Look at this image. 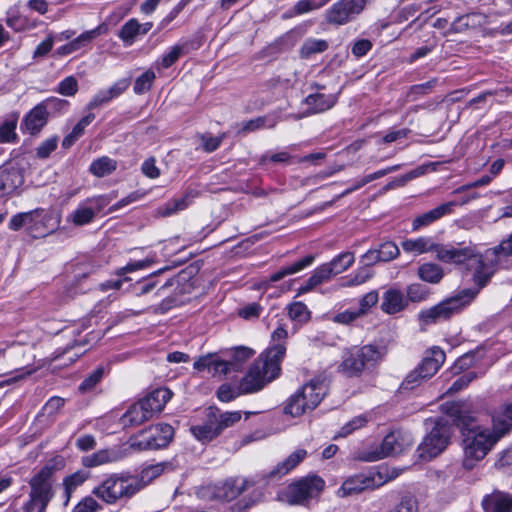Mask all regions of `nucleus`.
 <instances>
[{
    "label": "nucleus",
    "mask_w": 512,
    "mask_h": 512,
    "mask_svg": "<svg viewBox=\"0 0 512 512\" xmlns=\"http://www.w3.org/2000/svg\"><path fill=\"white\" fill-rule=\"evenodd\" d=\"M60 224L59 215L55 214L51 211H45L41 208V213H39L35 223L34 228H32V236L34 238L44 237L50 233H52Z\"/></svg>",
    "instance_id": "nucleus-24"
},
{
    "label": "nucleus",
    "mask_w": 512,
    "mask_h": 512,
    "mask_svg": "<svg viewBox=\"0 0 512 512\" xmlns=\"http://www.w3.org/2000/svg\"><path fill=\"white\" fill-rule=\"evenodd\" d=\"M116 457L115 454L108 450V449H102L98 450L95 453L91 455H87L82 458V464L85 467H96L100 466L106 463H110L115 461Z\"/></svg>",
    "instance_id": "nucleus-42"
},
{
    "label": "nucleus",
    "mask_w": 512,
    "mask_h": 512,
    "mask_svg": "<svg viewBox=\"0 0 512 512\" xmlns=\"http://www.w3.org/2000/svg\"><path fill=\"white\" fill-rule=\"evenodd\" d=\"M306 456L305 449H297L271 470L256 474L252 480L242 477L229 478L222 484L218 496L226 501H232L251 485L279 480L297 467Z\"/></svg>",
    "instance_id": "nucleus-4"
},
{
    "label": "nucleus",
    "mask_w": 512,
    "mask_h": 512,
    "mask_svg": "<svg viewBox=\"0 0 512 512\" xmlns=\"http://www.w3.org/2000/svg\"><path fill=\"white\" fill-rule=\"evenodd\" d=\"M184 50V46L180 44H176L169 48L168 51H166L161 58L156 62V65L163 69H168L172 65H174L180 56L182 55Z\"/></svg>",
    "instance_id": "nucleus-47"
},
{
    "label": "nucleus",
    "mask_w": 512,
    "mask_h": 512,
    "mask_svg": "<svg viewBox=\"0 0 512 512\" xmlns=\"http://www.w3.org/2000/svg\"><path fill=\"white\" fill-rule=\"evenodd\" d=\"M367 0H338L325 12L329 24L344 25L356 18L365 8Z\"/></svg>",
    "instance_id": "nucleus-10"
},
{
    "label": "nucleus",
    "mask_w": 512,
    "mask_h": 512,
    "mask_svg": "<svg viewBox=\"0 0 512 512\" xmlns=\"http://www.w3.org/2000/svg\"><path fill=\"white\" fill-rule=\"evenodd\" d=\"M137 484L129 472L106 474L93 487L92 494L107 505L126 503L137 494Z\"/></svg>",
    "instance_id": "nucleus-5"
},
{
    "label": "nucleus",
    "mask_w": 512,
    "mask_h": 512,
    "mask_svg": "<svg viewBox=\"0 0 512 512\" xmlns=\"http://www.w3.org/2000/svg\"><path fill=\"white\" fill-rule=\"evenodd\" d=\"M243 395L239 391V385L236 388L232 387L230 384H222L217 390V397L221 402H231L236 399L238 396Z\"/></svg>",
    "instance_id": "nucleus-58"
},
{
    "label": "nucleus",
    "mask_w": 512,
    "mask_h": 512,
    "mask_svg": "<svg viewBox=\"0 0 512 512\" xmlns=\"http://www.w3.org/2000/svg\"><path fill=\"white\" fill-rule=\"evenodd\" d=\"M405 292V296L407 297V302L410 304L419 303L425 301L429 296V289L420 283H412L407 286Z\"/></svg>",
    "instance_id": "nucleus-46"
},
{
    "label": "nucleus",
    "mask_w": 512,
    "mask_h": 512,
    "mask_svg": "<svg viewBox=\"0 0 512 512\" xmlns=\"http://www.w3.org/2000/svg\"><path fill=\"white\" fill-rule=\"evenodd\" d=\"M104 374V367H97L81 382L79 385V391L85 393L93 390L95 386L103 379Z\"/></svg>",
    "instance_id": "nucleus-52"
},
{
    "label": "nucleus",
    "mask_w": 512,
    "mask_h": 512,
    "mask_svg": "<svg viewBox=\"0 0 512 512\" xmlns=\"http://www.w3.org/2000/svg\"><path fill=\"white\" fill-rule=\"evenodd\" d=\"M373 274L372 268L368 267V265H363L353 275L343 280L340 283V287H353L364 284L372 278Z\"/></svg>",
    "instance_id": "nucleus-43"
},
{
    "label": "nucleus",
    "mask_w": 512,
    "mask_h": 512,
    "mask_svg": "<svg viewBox=\"0 0 512 512\" xmlns=\"http://www.w3.org/2000/svg\"><path fill=\"white\" fill-rule=\"evenodd\" d=\"M300 394L309 405V410H313L322 401L327 393V385L323 380L312 379L304 384L299 390L296 391Z\"/></svg>",
    "instance_id": "nucleus-16"
},
{
    "label": "nucleus",
    "mask_w": 512,
    "mask_h": 512,
    "mask_svg": "<svg viewBox=\"0 0 512 512\" xmlns=\"http://www.w3.org/2000/svg\"><path fill=\"white\" fill-rule=\"evenodd\" d=\"M254 354L255 351L247 346H237L227 350L226 357L228 360L226 361L229 364V372L240 370Z\"/></svg>",
    "instance_id": "nucleus-30"
},
{
    "label": "nucleus",
    "mask_w": 512,
    "mask_h": 512,
    "mask_svg": "<svg viewBox=\"0 0 512 512\" xmlns=\"http://www.w3.org/2000/svg\"><path fill=\"white\" fill-rule=\"evenodd\" d=\"M53 473V467L46 465L31 477L29 499L24 503L22 512H46L54 497Z\"/></svg>",
    "instance_id": "nucleus-6"
},
{
    "label": "nucleus",
    "mask_w": 512,
    "mask_h": 512,
    "mask_svg": "<svg viewBox=\"0 0 512 512\" xmlns=\"http://www.w3.org/2000/svg\"><path fill=\"white\" fill-rule=\"evenodd\" d=\"M48 118L47 113L38 103L23 117L21 129L31 135H35L47 124Z\"/></svg>",
    "instance_id": "nucleus-23"
},
{
    "label": "nucleus",
    "mask_w": 512,
    "mask_h": 512,
    "mask_svg": "<svg viewBox=\"0 0 512 512\" xmlns=\"http://www.w3.org/2000/svg\"><path fill=\"white\" fill-rule=\"evenodd\" d=\"M108 27L105 23L99 24L97 27L91 30L84 31L76 38L70 41L73 52H77L87 47L95 38L107 33Z\"/></svg>",
    "instance_id": "nucleus-34"
},
{
    "label": "nucleus",
    "mask_w": 512,
    "mask_h": 512,
    "mask_svg": "<svg viewBox=\"0 0 512 512\" xmlns=\"http://www.w3.org/2000/svg\"><path fill=\"white\" fill-rule=\"evenodd\" d=\"M24 183L20 170L13 166L0 167V198L13 193Z\"/></svg>",
    "instance_id": "nucleus-18"
},
{
    "label": "nucleus",
    "mask_w": 512,
    "mask_h": 512,
    "mask_svg": "<svg viewBox=\"0 0 512 512\" xmlns=\"http://www.w3.org/2000/svg\"><path fill=\"white\" fill-rule=\"evenodd\" d=\"M95 211L90 208V205L84 200L67 215V222L75 226H84L93 222L95 218Z\"/></svg>",
    "instance_id": "nucleus-32"
},
{
    "label": "nucleus",
    "mask_w": 512,
    "mask_h": 512,
    "mask_svg": "<svg viewBox=\"0 0 512 512\" xmlns=\"http://www.w3.org/2000/svg\"><path fill=\"white\" fill-rule=\"evenodd\" d=\"M190 431L202 443L210 442L220 434L212 415L203 424L191 426Z\"/></svg>",
    "instance_id": "nucleus-33"
},
{
    "label": "nucleus",
    "mask_w": 512,
    "mask_h": 512,
    "mask_svg": "<svg viewBox=\"0 0 512 512\" xmlns=\"http://www.w3.org/2000/svg\"><path fill=\"white\" fill-rule=\"evenodd\" d=\"M18 125V115L11 114L7 116L0 123V143L2 144H12L16 143L18 140V135L16 133Z\"/></svg>",
    "instance_id": "nucleus-35"
},
{
    "label": "nucleus",
    "mask_w": 512,
    "mask_h": 512,
    "mask_svg": "<svg viewBox=\"0 0 512 512\" xmlns=\"http://www.w3.org/2000/svg\"><path fill=\"white\" fill-rule=\"evenodd\" d=\"M405 292L399 287H389L382 295L381 310L388 314L394 315L408 308Z\"/></svg>",
    "instance_id": "nucleus-14"
},
{
    "label": "nucleus",
    "mask_w": 512,
    "mask_h": 512,
    "mask_svg": "<svg viewBox=\"0 0 512 512\" xmlns=\"http://www.w3.org/2000/svg\"><path fill=\"white\" fill-rule=\"evenodd\" d=\"M325 482L318 476L302 478L287 486L285 496L290 504H301L324 488Z\"/></svg>",
    "instance_id": "nucleus-11"
},
{
    "label": "nucleus",
    "mask_w": 512,
    "mask_h": 512,
    "mask_svg": "<svg viewBox=\"0 0 512 512\" xmlns=\"http://www.w3.org/2000/svg\"><path fill=\"white\" fill-rule=\"evenodd\" d=\"M101 505L92 496L84 497L76 506L75 512H97Z\"/></svg>",
    "instance_id": "nucleus-63"
},
{
    "label": "nucleus",
    "mask_w": 512,
    "mask_h": 512,
    "mask_svg": "<svg viewBox=\"0 0 512 512\" xmlns=\"http://www.w3.org/2000/svg\"><path fill=\"white\" fill-rule=\"evenodd\" d=\"M63 96H74L78 91V82L74 76H68L59 82L57 90Z\"/></svg>",
    "instance_id": "nucleus-57"
},
{
    "label": "nucleus",
    "mask_w": 512,
    "mask_h": 512,
    "mask_svg": "<svg viewBox=\"0 0 512 512\" xmlns=\"http://www.w3.org/2000/svg\"><path fill=\"white\" fill-rule=\"evenodd\" d=\"M139 28L140 22L138 19L131 18L124 23L117 35L126 46H131L136 41L137 36L141 35Z\"/></svg>",
    "instance_id": "nucleus-38"
},
{
    "label": "nucleus",
    "mask_w": 512,
    "mask_h": 512,
    "mask_svg": "<svg viewBox=\"0 0 512 512\" xmlns=\"http://www.w3.org/2000/svg\"><path fill=\"white\" fill-rule=\"evenodd\" d=\"M172 395L173 392L170 389L166 387H160L151 391L140 401L154 416L156 413L162 411L166 403L172 398Z\"/></svg>",
    "instance_id": "nucleus-25"
},
{
    "label": "nucleus",
    "mask_w": 512,
    "mask_h": 512,
    "mask_svg": "<svg viewBox=\"0 0 512 512\" xmlns=\"http://www.w3.org/2000/svg\"><path fill=\"white\" fill-rule=\"evenodd\" d=\"M40 105L49 117L50 115H59L66 112L69 107V102L61 98L49 97L41 101Z\"/></svg>",
    "instance_id": "nucleus-45"
},
{
    "label": "nucleus",
    "mask_w": 512,
    "mask_h": 512,
    "mask_svg": "<svg viewBox=\"0 0 512 512\" xmlns=\"http://www.w3.org/2000/svg\"><path fill=\"white\" fill-rule=\"evenodd\" d=\"M328 47L326 40L307 38L299 49V56L302 59H310L316 54L323 53Z\"/></svg>",
    "instance_id": "nucleus-37"
},
{
    "label": "nucleus",
    "mask_w": 512,
    "mask_h": 512,
    "mask_svg": "<svg viewBox=\"0 0 512 512\" xmlns=\"http://www.w3.org/2000/svg\"><path fill=\"white\" fill-rule=\"evenodd\" d=\"M153 417V414L139 400L132 404L125 414L121 417L123 427L138 426Z\"/></svg>",
    "instance_id": "nucleus-28"
},
{
    "label": "nucleus",
    "mask_w": 512,
    "mask_h": 512,
    "mask_svg": "<svg viewBox=\"0 0 512 512\" xmlns=\"http://www.w3.org/2000/svg\"><path fill=\"white\" fill-rule=\"evenodd\" d=\"M148 194L147 191H143V190H136V191H133L131 192L130 194H128L127 196L123 197L122 199H120L118 202H116L115 204H113L110 208H109V212H115V211H118L134 202H137L141 199H143L146 195Z\"/></svg>",
    "instance_id": "nucleus-56"
},
{
    "label": "nucleus",
    "mask_w": 512,
    "mask_h": 512,
    "mask_svg": "<svg viewBox=\"0 0 512 512\" xmlns=\"http://www.w3.org/2000/svg\"><path fill=\"white\" fill-rule=\"evenodd\" d=\"M226 138V133H222L219 136L213 137L209 134H203L201 136L202 147L207 153H211L219 148L222 141Z\"/></svg>",
    "instance_id": "nucleus-60"
},
{
    "label": "nucleus",
    "mask_w": 512,
    "mask_h": 512,
    "mask_svg": "<svg viewBox=\"0 0 512 512\" xmlns=\"http://www.w3.org/2000/svg\"><path fill=\"white\" fill-rule=\"evenodd\" d=\"M512 429V403L497 410L492 416L490 435L498 442Z\"/></svg>",
    "instance_id": "nucleus-15"
},
{
    "label": "nucleus",
    "mask_w": 512,
    "mask_h": 512,
    "mask_svg": "<svg viewBox=\"0 0 512 512\" xmlns=\"http://www.w3.org/2000/svg\"><path fill=\"white\" fill-rule=\"evenodd\" d=\"M219 433L224 429L233 426L241 420V413L239 411L221 413L219 416L212 414Z\"/></svg>",
    "instance_id": "nucleus-51"
},
{
    "label": "nucleus",
    "mask_w": 512,
    "mask_h": 512,
    "mask_svg": "<svg viewBox=\"0 0 512 512\" xmlns=\"http://www.w3.org/2000/svg\"><path fill=\"white\" fill-rule=\"evenodd\" d=\"M337 102L334 94L315 93L308 95L304 103L307 106V114H317L331 109Z\"/></svg>",
    "instance_id": "nucleus-26"
},
{
    "label": "nucleus",
    "mask_w": 512,
    "mask_h": 512,
    "mask_svg": "<svg viewBox=\"0 0 512 512\" xmlns=\"http://www.w3.org/2000/svg\"><path fill=\"white\" fill-rule=\"evenodd\" d=\"M450 436L449 420L445 418L437 419L433 429L418 447L420 458L430 460L439 455L447 447Z\"/></svg>",
    "instance_id": "nucleus-9"
},
{
    "label": "nucleus",
    "mask_w": 512,
    "mask_h": 512,
    "mask_svg": "<svg viewBox=\"0 0 512 512\" xmlns=\"http://www.w3.org/2000/svg\"><path fill=\"white\" fill-rule=\"evenodd\" d=\"M88 479V473L85 471H77L63 479V486L67 499L70 498L72 492L81 486Z\"/></svg>",
    "instance_id": "nucleus-48"
},
{
    "label": "nucleus",
    "mask_w": 512,
    "mask_h": 512,
    "mask_svg": "<svg viewBox=\"0 0 512 512\" xmlns=\"http://www.w3.org/2000/svg\"><path fill=\"white\" fill-rule=\"evenodd\" d=\"M481 505L484 512H512V496L495 490L483 497Z\"/></svg>",
    "instance_id": "nucleus-20"
},
{
    "label": "nucleus",
    "mask_w": 512,
    "mask_h": 512,
    "mask_svg": "<svg viewBox=\"0 0 512 512\" xmlns=\"http://www.w3.org/2000/svg\"><path fill=\"white\" fill-rule=\"evenodd\" d=\"M156 79V75L152 70H146L139 77L136 78L134 82L133 91L137 95H142L148 92L154 81Z\"/></svg>",
    "instance_id": "nucleus-50"
},
{
    "label": "nucleus",
    "mask_w": 512,
    "mask_h": 512,
    "mask_svg": "<svg viewBox=\"0 0 512 512\" xmlns=\"http://www.w3.org/2000/svg\"><path fill=\"white\" fill-rule=\"evenodd\" d=\"M421 280L432 284L439 283L444 276L443 269L435 263H424L418 268Z\"/></svg>",
    "instance_id": "nucleus-40"
},
{
    "label": "nucleus",
    "mask_w": 512,
    "mask_h": 512,
    "mask_svg": "<svg viewBox=\"0 0 512 512\" xmlns=\"http://www.w3.org/2000/svg\"><path fill=\"white\" fill-rule=\"evenodd\" d=\"M99 339V335L96 334V335H93V333H90L89 336H84V337H81L79 339H75L72 343H68L65 348L61 349V348H58L56 350V358H60L62 357L63 355L69 353L71 350L73 349H77V352L74 353V355L76 357H79L80 355H82L83 353L86 352V349H82L84 348L86 345H88L91 341H96Z\"/></svg>",
    "instance_id": "nucleus-39"
},
{
    "label": "nucleus",
    "mask_w": 512,
    "mask_h": 512,
    "mask_svg": "<svg viewBox=\"0 0 512 512\" xmlns=\"http://www.w3.org/2000/svg\"><path fill=\"white\" fill-rule=\"evenodd\" d=\"M454 207H456L455 202H446L423 214L418 215L412 221V230L417 231L422 227H426L441 219L442 217L451 214Z\"/></svg>",
    "instance_id": "nucleus-19"
},
{
    "label": "nucleus",
    "mask_w": 512,
    "mask_h": 512,
    "mask_svg": "<svg viewBox=\"0 0 512 512\" xmlns=\"http://www.w3.org/2000/svg\"><path fill=\"white\" fill-rule=\"evenodd\" d=\"M193 368L213 377L224 376L229 373V364L215 353H209L199 357L193 364Z\"/></svg>",
    "instance_id": "nucleus-13"
},
{
    "label": "nucleus",
    "mask_w": 512,
    "mask_h": 512,
    "mask_svg": "<svg viewBox=\"0 0 512 512\" xmlns=\"http://www.w3.org/2000/svg\"><path fill=\"white\" fill-rule=\"evenodd\" d=\"M288 315L291 320L303 324L310 319V311L303 302H293L288 305Z\"/></svg>",
    "instance_id": "nucleus-49"
},
{
    "label": "nucleus",
    "mask_w": 512,
    "mask_h": 512,
    "mask_svg": "<svg viewBox=\"0 0 512 512\" xmlns=\"http://www.w3.org/2000/svg\"><path fill=\"white\" fill-rule=\"evenodd\" d=\"M332 268H330L327 263H324L320 266H318L311 276L314 278L316 284L319 286L323 283L328 282L332 277H334V274L332 273Z\"/></svg>",
    "instance_id": "nucleus-62"
},
{
    "label": "nucleus",
    "mask_w": 512,
    "mask_h": 512,
    "mask_svg": "<svg viewBox=\"0 0 512 512\" xmlns=\"http://www.w3.org/2000/svg\"><path fill=\"white\" fill-rule=\"evenodd\" d=\"M116 197L117 193L113 191L109 194L89 197L85 201L90 205V208L95 211V215H97Z\"/></svg>",
    "instance_id": "nucleus-53"
},
{
    "label": "nucleus",
    "mask_w": 512,
    "mask_h": 512,
    "mask_svg": "<svg viewBox=\"0 0 512 512\" xmlns=\"http://www.w3.org/2000/svg\"><path fill=\"white\" fill-rule=\"evenodd\" d=\"M393 477H389L386 469H371L348 477L337 490L339 497L359 494L365 490L381 487Z\"/></svg>",
    "instance_id": "nucleus-7"
},
{
    "label": "nucleus",
    "mask_w": 512,
    "mask_h": 512,
    "mask_svg": "<svg viewBox=\"0 0 512 512\" xmlns=\"http://www.w3.org/2000/svg\"><path fill=\"white\" fill-rule=\"evenodd\" d=\"M411 444L409 435L401 431H392L384 437L379 449L371 452L366 460L377 461L385 457L397 455Z\"/></svg>",
    "instance_id": "nucleus-12"
},
{
    "label": "nucleus",
    "mask_w": 512,
    "mask_h": 512,
    "mask_svg": "<svg viewBox=\"0 0 512 512\" xmlns=\"http://www.w3.org/2000/svg\"><path fill=\"white\" fill-rule=\"evenodd\" d=\"M355 262V255L353 252L345 251L335 256L327 265L332 268L334 276L346 271Z\"/></svg>",
    "instance_id": "nucleus-41"
},
{
    "label": "nucleus",
    "mask_w": 512,
    "mask_h": 512,
    "mask_svg": "<svg viewBox=\"0 0 512 512\" xmlns=\"http://www.w3.org/2000/svg\"><path fill=\"white\" fill-rule=\"evenodd\" d=\"M116 169L117 161L108 156H102L93 160L89 166V172L98 178L108 176Z\"/></svg>",
    "instance_id": "nucleus-36"
},
{
    "label": "nucleus",
    "mask_w": 512,
    "mask_h": 512,
    "mask_svg": "<svg viewBox=\"0 0 512 512\" xmlns=\"http://www.w3.org/2000/svg\"><path fill=\"white\" fill-rule=\"evenodd\" d=\"M152 264V261L149 259L131 261L127 263L125 266L116 270L115 274L117 276H123L127 273H132L134 271L142 270L149 267Z\"/></svg>",
    "instance_id": "nucleus-61"
},
{
    "label": "nucleus",
    "mask_w": 512,
    "mask_h": 512,
    "mask_svg": "<svg viewBox=\"0 0 512 512\" xmlns=\"http://www.w3.org/2000/svg\"><path fill=\"white\" fill-rule=\"evenodd\" d=\"M402 248L405 252L414 255L434 251L439 261L460 266L462 269L471 272L473 281L479 286L478 289H464L457 295L449 297L433 307L421 310L418 319L423 326L448 320L453 315L460 313L473 301L479 289L484 287L491 277L490 267L483 261L482 255L476 250L475 246L462 247L437 244L433 238L421 236L406 239L402 242Z\"/></svg>",
    "instance_id": "nucleus-1"
},
{
    "label": "nucleus",
    "mask_w": 512,
    "mask_h": 512,
    "mask_svg": "<svg viewBox=\"0 0 512 512\" xmlns=\"http://www.w3.org/2000/svg\"><path fill=\"white\" fill-rule=\"evenodd\" d=\"M382 262H388L399 255V248L393 241H384L377 248Z\"/></svg>",
    "instance_id": "nucleus-55"
},
{
    "label": "nucleus",
    "mask_w": 512,
    "mask_h": 512,
    "mask_svg": "<svg viewBox=\"0 0 512 512\" xmlns=\"http://www.w3.org/2000/svg\"><path fill=\"white\" fill-rule=\"evenodd\" d=\"M390 512H418L417 500L413 496H404L396 508Z\"/></svg>",
    "instance_id": "nucleus-64"
},
{
    "label": "nucleus",
    "mask_w": 512,
    "mask_h": 512,
    "mask_svg": "<svg viewBox=\"0 0 512 512\" xmlns=\"http://www.w3.org/2000/svg\"><path fill=\"white\" fill-rule=\"evenodd\" d=\"M285 355L286 349L281 344L269 346L261 352L239 381L240 393H257L277 379L281 374V363Z\"/></svg>",
    "instance_id": "nucleus-3"
},
{
    "label": "nucleus",
    "mask_w": 512,
    "mask_h": 512,
    "mask_svg": "<svg viewBox=\"0 0 512 512\" xmlns=\"http://www.w3.org/2000/svg\"><path fill=\"white\" fill-rule=\"evenodd\" d=\"M379 300V295L376 290H371L366 293L359 301V312L361 315H365L369 312V310L377 304Z\"/></svg>",
    "instance_id": "nucleus-59"
},
{
    "label": "nucleus",
    "mask_w": 512,
    "mask_h": 512,
    "mask_svg": "<svg viewBox=\"0 0 512 512\" xmlns=\"http://www.w3.org/2000/svg\"><path fill=\"white\" fill-rule=\"evenodd\" d=\"M193 191L187 192L183 197L172 199L156 209L157 216L169 217L186 209L195 197Z\"/></svg>",
    "instance_id": "nucleus-29"
},
{
    "label": "nucleus",
    "mask_w": 512,
    "mask_h": 512,
    "mask_svg": "<svg viewBox=\"0 0 512 512\" xmlns=\"http://www.w3.org/2000/svg\"><path fill=\"white\" fill-rule=\"evenodd\" d=\"M368 422L369 417L367 414L356 416L341 427L340 431L338 432V436L346 437L354 431L364 427Z\"/></svg>",
    "instance_id": "nucleus-54"
},
{
    "label": "nucleus",
    "mask_w": 512,
    "mask_h": 512,
    "mask_svg": "<svg viewBox=\"0 0 512 512\" xmlns=\"http://www.w3.org/2000/svg\"><path fill=\"white\" fill-rule=\"evenodd\" d=\"M306 410H309V405L297 392L288 398L284 407V412L292 417L301 416Z\"/></svg>",
    "instance_id": "nucleus-44"
},
{
    "label": "nucleus",
    "mask_w": 512,
    "mask_h": 512,
    "mask_svg": "<svg viewBox=\"0 0 512 512\" xmlns=\"http://www.w3.org/2000/svg\"><path fill=\"white\" fill-rule=\"evenodd\" d=\"M445 361V353L439 347L431 348L427 355L423 358L422 362L416 369L422 375V378L429 379L440 369Z\"/></svg>",
    "instance_id": "nucleus-22"
},
{
    "label": "nucleus",
    "mask_w": 512,
    "mask_h": 512,
    "mask_svg": "<svg viewBox=\"0 0 512 512\" xmlns=\"http://www.w3.org/2000/svg\"><path fill=\"white\" fill-rule=\"evenodd\" d=\"M442 410L452 418V422L460 429L463 436V467L468 470L473 469L497 442L490 435L488 428L481 427L473 417L462 413L459 403H445L442 405Z\"/></svg>",
    "instance_id": "nucleus-2"
},
{
    "label": "nucleus",
    "mask_w": 512,
    "mask_h": 512,
    "mask_svg": "<svg viewBox=\"0 0 512 512\" xmlns=\"http://www.w3.org/2000/svg\"><path fill=\"white\" fill-rule=\"evenodd\" d=\"M380 358V350L373 345L354 347L347 352L339 371L348 377L359 376L364 369L376 365Z\"/></svg>",
    "instance_id": "nucleus-8"
},
{
    "label": "nucleus",
    "mask_w": 512,
    "mask_h": 512,
    "mask_svg": "<svg viewBox=\"0 0 512 512\" xmlns=\"http://www.w3.org/2000/svg\"><path fill=\"white\" fill-rule=\"evenodd\" d=\"M314 260H315V257L313 255H307L291 265L282 267L275 273L271 274L268 279L263 280L262 285L268 286L271 283L278 282V281L282 280L286 276L296 274V273L304 270L305 268L311 266L313 264Z\"/></svg>",
    "instance_id": "nucleus-27"
},
{
    "label": "nucleus",
    "mask_w": 512,
    "mask_h": 512,
    "mask_svg": "<svg viewBox=\"0 0 512 512\" xmlns=\"http://www.w3.org/2000/svg\"><path fill=\"white\" fill-rule=\"evenodd\" d=\"M167 465L165 463H156L144 467L139 475H133L132 479L137 484V493L147 487L154 479L162 475Z\"/></svg>",
    "instance_id": "nucleus-31"
},
{
    "label": "nucleus",
    "mask_w": 512,
    "mask_h": 512,
    "mask_svg": "<svg viewBox=\"0 0 512 512\" xmlns=\"http://www.w3.org/2000/svg\"><path fill=\"white\" fill-rule=\"evenodd\" d=\"M174 429L169 424H157L149 429V436L146 440V449H160L166 447L172 440Z\"/></svg>",
    "instance_id": "nucleus-21"
},
{
    "label": "nucleus",
    "mask_w": 512,
    "mask_h": 512,
    "mask_svg": "<svg viewBox=\"0 0 512 512\" xmlns=\"http://www.w3.org/2000/svg\"><path fill=\"white\" fill-rule=\"evenodd\" d=\"M129 85L130 80L125 78L116 81L112 86H110L107 89L99 90L88 103V108L95 109L110 102L115 98H118L128 89Z\"/></svg>",
    "instance_id": "nucleus-17"
}]
</instances>
